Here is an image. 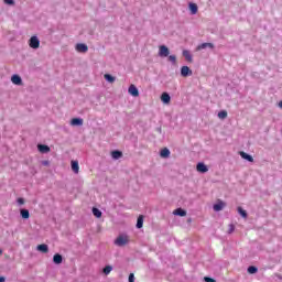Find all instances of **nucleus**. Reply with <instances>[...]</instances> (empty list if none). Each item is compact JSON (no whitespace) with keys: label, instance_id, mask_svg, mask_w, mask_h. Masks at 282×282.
<instances>
[{"label":"nucleus","instance_id":"1","mask_svg":"<svg viewBox=\"0 0 282 282\" xmlns=\"http://www.w3.org/2000/svg\"><path fill=\"white\" fill-rule=\"evenodd\" d=\"M129 241L130 239L128 235H119L115 240V246H119V248H122L123 246H127Z\"/></svg>","mask_w":282,"mask_h":282},{"label":"nucleus","instance_id":"2","mask_svg":"<svg viewBox=\"0 0 282 282\" xmlns=\"http://www.w3.org/2000/svg\"><path fill=\"white\" fill-rule=\"evenodd\" d=\"M29 47H31L32 50H39V47H41V41L36 35L31 36V39L29 40Z\"/></svg>","mask_w":282,"mask_h":282},{"label":"nucleus","instance_id":"3","mask_svg":"<svg viewBox=\"0 0 282 282\" xmlns=\"http://www.w3.org/2000/svg\"><path fill=\"white\" fill-rule=\"evenodd\" d=\"M75 50L76 52H79V54H87V52H89V46L84 43H78L76 44Z\"/></svg>","mask_w":282,"mask_h":282},{"label":"nucleus","instance_id":"4","mask_svg":"<svg viewBox=\"0 0 282 282\" xmlns=\"http://www.w3.org/2000/svg\"><path fill=\"white\" fill-rule=\"evenodd\" d=\"M171 54V51H169V47H166V45H161L159 47V56H161L162 58H166V56H169Z\"/></svg>","mask_w":282,"mask_h":282},{"label":"nucleus","instance_id":"5","mask_svg":"<svg viewBox=\"0 0 282 282\" xmlns=\"http://www.w3.org/2000/svg\"><path fill=\"white\" fill-rule=\"evenodd\" d=\"M128 93L130 96H133L134 98H138L140 96V91L138 90V87L135 85L131 84L130 87L128 88Z\"/></svg>","mask_w":282,"mask_h":282},{"label":"nucleus","instance_id":"6","mask_svg":"<svg viewBox=\"0 0 282 282\" xmlns=\"http://www.w3.org/2000/svg\"><path fill=\"white\" fill-rule=\"evenodd\" d=\"M181 75L183 76V78H186L187 76H193V70H191L188 66H183L181 68Z\"/></svg>","mask_w":282,"mask_h":282},{"label":"nucleus","instance_id":"7","mask_svg":"<svg viewBox=\"0 0 282 282\" xmlns=\"http://www.w3.org/2000/svg\"><path fill=\"white\" fill-rule=\"evenodd\" d=\"M206 47H209V50H214L215 44L214 43H203V44L198 45L196 47V50H197V52H200V50H206Z\"/></svg>","mask_w":282,"mask_h":282},{"label":"nucleus","instance_id":"8","mask_svg":"<svg viewBox=\"0 0 282 282\" xmlns=\"http://www.w3.org/2000/svg\"><path fill=\"white\" fill-rule=\"evenodd\" d=\"M196 171L198 173H208V166H206V164H204V163H198L196 165Z\"/></svg>","mask_w":282,"mask_h":282},{"label":"nucleus","instance_id":"9","mask_svg":"<svg viewBox=\"0 0 282 282\" xmlns=\"http://www.w3.org/2000/svg\"><path fill=\"white\" fill-rule=\"evenodd\" d=\"M239 155L242 158V160H247V162H254V158L243 151L239 152Z\"/></svg>","mask_w":282,"mask_h":282},{"label":"nucleus","instance_id":"10","mask_svg":"<svg viewBox=\"0 0 282 282\" xmlns=\"http://www.w3.org/2000/svg\"><path fill=\"white\" fill-rule=\"evenodd\" d=\"M72 127H83V119L82 118H73L70 120Z\"/></svg>","mask_w":282,"mask_h":282},{"label":"nucleus","instance_id":"11","mask_svg":"<svg viewBox=\"0 0 282 282\" xmlns=\"http://www.w3.org/2000/svg\"><path fill=\"white\" fill-rule=\"evenodd\" d=\"M11 83H13V85H22L23 79H21V76H19V75H13L11 77Z\"/></svg>","mask_w":282,"mask_h":282},{"label":"nucleus","instance_id":"12","mask_svg":"<svg viewBox=\"0 0 282 282\" xmlns=\"http://www.w3.org/2000/svg\"><path fill=\"white\" fill-rule=\"evenodd\" d=\"M161 100L164 105H169L171 102V95H169V93H163L161 95Z\"/></svg>","mask_w":282,"mask_h":282},{"label":"nucleus","instance_id":"13","mask_svg":"<svg viewBox=\"0 0 282 282\" xmlns=\"http://www.w3.org/2000/svg\"><path fill=\"white\" fill-rule=\"evenodd\" d=\"M37 151H40V153H50L51 149L46 144H39Z\"/></svg>","mask_w":282,"mask_h":282},{"label":"nucleus","instance_id":"14","mask_svg":"<svg viewBox=\"0 0 282 282\" xmlns=\"http://www.w3.org/2000/svg\"><path fill=\"white\" fill-rule=\"evenodd\" d=\"M183 56L187 61V63H193V55L191 54V51H183Z\"/></svg>","mask_w":282,"mask_h":282},{"label":"nucleus","instance_id":"15","mask_svg":"<svg viewBox=\"0 0 282 282\" xmlns=\"http://www.w3.org/2000/svg\"><path fill=\"white\" fill-rule=\"evenodd\" d=\"M37 250L39 252H43L44 254H47V252H50V247H47V245L45 243L39 245Z\"/></svg>","mask_w":282,"mask_h":282},{"label":"nucleus","instance_id":"16","mask_svg":"<svg viewBox=\"0 0 282 282\" xmlns=\"http://www.w3.org/2000/svg\"><path fill=\"white\" fill-rule=\"evenodd\" d=\"M53 262L56 263V265H61V263H63V256H61V253H56L53 257Z\"/></svg>","mask_w":282,"mask_h":282},{"label":"nucleus","instance_id":"17","mask_svg":"<svg viewBox=\"0 0 282 282\" xmlns=\"http://www.w3.org/2000/svg\"><path fill=\"white\" fill-rule=\"evenodd\" d=\"M111 158H112V160H120V158H122V152L115 150L111 152Z\"/></svg>","mask_w":282,"mask_h":282},{"label":"nucleus","instance_id":"18","mask_svg":"<svg viewBox=\"0 0 282 282\" xmlns=\"http://www.w3.org/2000/svg\"><path fill=\"white\" fill-rule=\"evenodd\" d=\"M224 206H226V204L224 202H219V203L214 205V210L216 213H219V210H224Z\"/></svg>","mask_w":282,"mask_h":282},{"label":"nucleus","instance_id":"19","mask_svg":"<svg viewBox=\"0 0 282 282\" xmlns=\"http://www.w3.org/2000/svg\"><path fill=\"white\" fill-rule=\"evenodd\" d=\"M173 215H177L178 217H186V210L182 209V208H176L173 212Z\"/></svg>","mask_w":282,"mask_h":282},{"label":"nucleus","instance_id":"20","mask_svg":"<svg viewBox=\"0 0 282 282\" xmlns=\"http://www.w3.org/2000/svg\"><path fill=\"white\" fill-rule=\"evenodd\" d=\"M72 171L78 174L80 171V166L78 165V161H72Z\"/></svg>","mask_w":282,"mask_h":282},{"label":"nucleus","instance_id":"21","mask_svg":"<svg viewBox=\"0 0 282 282\" xmlns=\"http://www.w3.org/2000/svg\"><path fill=\"white\" fill-rule=\"evenodd\" d=\"M144 226V216L140 215L137 219V228H142Z\"/></svg>","mask_w":282,"mask_h":282},{"label":"nucleus","instance_id":"22","mask_svg":"<svg viewBox=\"0 0 282 282\" xmlns=\"http://www.w3.org/2000/svg\"><path fill=\"white\" fill-rule=\"evenodd\" d=\"M20 214H21L22 219H30V210L21 209Z\"/></svg>","mask_w":282,"mask_h":282},{"label":"nucleus","instance_id":"23","mask_svg":"<svg viewBox=\"0 0 282 282\" xmlns=\"http://www.w3.org/2000/svg\"><path fill=\"white\" fill-rule=\"evenodd\" d=\"M160 155L161 158H169V155H171V151L169 150V148H164L161 150Z\"/></svg>","mask_w":282,"mask_h":282},{"label":"nucleus","instance_id":"24","mask_svg":"<svg viewBox=\"0 0 282 282\" xmlns=\"http://www.w3.org/2000/svg\"><path fill=\"white\" fill-rule=\"evenodd\" d=\"M189 10H191V14H196L198 11L197 4L191 2L189 3Z\"/></svg>","mask_w":282,"mask_h":282},{"label":"nucleus","instance_id":"25","mask_svg":"<svg viewBox=\"0 0 282 282\" xmlns=\"http://www.w3.org/2000/svg\"><path fill=\"white\" fill-rule=\"evenodd\" d=\"M218 118H219L220 120H226V118H228V111H226V110L219 111V112H218Z\"/></svg>","mask_w":282,"mask_h":282},{"label":"nucleus","instance_id":"26","mask_svg":"<svg viewBox=\"0 0 282 282\" xmlns=\"http://www.w3.org/2000/svg\"><path fill=\"white\" fill-rule=\"evenodd\" d=\"M93 215H94L95 217H97L98 219H100V217H102V212H100V209L94 207V208H93Z\"/></svg>","mask_w":282,"mask_h":282},{"label":"nucleus","instance_id":"27","mask_svg":"<svg viewBox=\"0 0 282 282\" xmlns=\"http://www.w3.org/2000/svg\"><path fill=\"white\" fill-rule=\"evenodd\" d=\"M104 77L108 83H116V77L111 76L110 74H105Z\"/></svg>","mask_w":282,"mask_h":282},{"label":"nucleus","instance_id":"28","mask_svg":"<svg viewBox=\"0 0 282 282\" xmlns=\"http://www.w3.org/2000/svg\"><path fill=\"white\" fill-rule=\"evenodd\" d=\"M238 213L243 219H248V213L242 207H238Z\"/></svg>","mask_w":282,"mask_h":282},{"label":"nucleus","instance_id":"29","mask_svg":"<svg viewBox=\"0 0 282 282\" xmlns=\"http://www.w3.org/2000/svg\"><path fill=\"white\" fill-rule=\"evenodd\" d=\"M258 270H259V269H257V267H253V265H251V267L248 268L249 274H257Z\"/></svg>","mask_w":282,"mask_h":282},{"label":"nucleus","instance_id":"30","mask_svg":"<svg viewBox=\"0 0 282 282\" xmlns=\"http://www.w3.org/2000/svg\"><path fill=\"white\" fill-rule=\"evenodd\" d=\"M111 270H113L111 265H106L104 268V274H111Z\"/></svg>","mask_w":282,"mask_h":282},{"label":"nucleus","instance_id":"31","mask_svg":"<svg viewBox=\"0 0 282 282\" xmlns=\"http://www.w3.org/2000/svg\"><path fill=\"white\" fill-rule=\"evenodd\" d=\"M169 61L175 65L177 63V57L175 55H170Z\"/></svg>","mask_w":282,"mask_h":282},{"label":"nucleus","instance_id":"32","mask_svg":"<svg viewBox=\"0 0 282 282\" xmlns=\"http://www.w3.org/2000/svg\"><path fill=\"white\" fill-rule=\"evenodd\" d=\"M235 232V225H229L228 234L232 235Z\"/></svg>","mask_w":282,"mask_h":282},{"label":"nucleus","instance_id":"33","mask_svg":"<svg viewBox=\"0 0 282 282\" xmlns=\"http://www.w3.org/2000/svg\"><path fill=\"white\" fill-rule=\"evenodd\" d=\"M129 282H135V275L133 273L129 274Z\"/></svg>","mask_w":282,"mask_h":282},{"label":"nucleus","instance_id":"34","mask_svg":"<svg viewBox=\"0 0 282 282\" xmlns=\"http://www.w3.org/2000/svg\"><path fill=\"white\" fill-rule=\"evenodd\" d=\"M204 280L206 282H217V280L213 279V278H208V276H205Z\"/></svg>","mask_w":282,"mask_h":282},{"label":"nucleus","instance_id":"35","mask_svg":"<svg viewBox=\"0 0 282 282\" xmlns=\"http://www.w3.org/2000/svg\"><path fill=\"white\" fill-rule=\"evenodd\" d=\"M4 3H7V6H14V0H4Z\"/></svg>","mask_w":282,"mask_h":282},{"label":"nucleus","instance_id":"36","mask_svg":"<svg viewBox=\"0 0 282 282\" xmlns=\"http://www.w3.org/2000/svg\"><path fill=\"white\" fill-rule=\"evenodd\" d=\"M18 204H20V206H23V204H25V199H23V198H18Z\"/></svg>","mask_w":282,"mask_h":282},{"label":"nucleus","instance_id":"37","mask_svg":"<svg viewBox=\"0 0 282 282\" xmlns=\"http://www.w3.org/2000/svg\"><path fill=\"white\" fill-rule=\"evenodd\" d=\"M42 164H43V166H50V161L48 160L42 161Z\"/></svg>","mask_w":282,"mask_h":282},{"label":"nucleus","instance_id":"38","mask_svg":"<svg viewBox=\"0 0 282 282\" xmlns=\"http://www.w3.org/2000/svg\"><path fill=\"white\" fill-rule=\"evenodd\" d=\"M278 107H279L280 109H282V100L279 101Z\"/></svg>","mask_w":282,"mask_h":282},{"label":"nucleus","instance_id":"39","mask_svg":"<svg viewBox=\"0 0 282 282\" xmlns=\"http://www.w3.org/2000/svg\"><path fill=\"white\" fill-rule=\"evenodd\" d=\"M0 282H6V278L0 276Z\"/></svg>","mask_w":282,"mask_h":282},{"label":"nucleus","instance_id":"40","mask_svg":"<svg viewBox=\"0 0 282 282\" xmlns=\"http://www.w3.org/2000/svg\"><path fill=\"white\" fill-rule=\"evenodd\" d=\"M0 254H3V250L0 249Z\"/></svg>","mask_w":282,"mask_h":282}]
</instances>
